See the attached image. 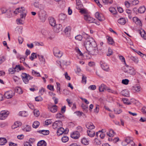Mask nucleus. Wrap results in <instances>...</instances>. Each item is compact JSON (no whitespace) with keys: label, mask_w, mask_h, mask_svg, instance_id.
<instances>
[{"label":"nucleus","mask_w":146,"mask_h":146,"mask_svg":"<svg viewBox=\"0 0 146 146\" xmlns=\"http://www.w3.org/2000/svg\"><path fill=\"white\" fill-rule=\"evenodd\" d=\"M92 44L94 47L91 48L88 45L87 46L89 54L92 55H97L98 53V50L97 47V45L96 43L94 42L92 43Z\"/></svg>","instance_id":"nucleus-1"},{"label":"nucleus","mask_w":146,"mask_h":146,"mask_svg":"<svg viewBox=\"0 0 146 146\" xmlns=\"http://www.w3.org/2000/svg\"><path fill=\"white\" fill-rule=\"evenodd\" d=\"M123 70L124 72H126L130 75H133L135 74L134 69L132 67L127 64L124 67Z\"/></svg>","instance_id":"nucleus-2"},{"label":"nucleus","mask_w":146,"mask_h":146,"mask_svg":"<svg viewBox=\"0 0 146 146\" xmlns=\"http://www.w3.org/2000/svg\"><path fill=\"white\" fill-rule=\"evenodd\" d=\"M22 79L25 84H27L29 82V80L32 79L33 78L30 75L25 73L22 74Z\"/></svg>","instance_id":"nucleus-3"},{"label":"nucleus","mask_w":146,"mask_h":146,"mask_svg":"<svg viewBox=\"0 0 146 146\" xmlns=\"http://www.w3.org/2000/svg\"><path fill=\"white\" fill-rule=\"evenodd\" d=\"M94 42L95 43H96L94 41V40L92 38L90 39H87L85 41V46L87 51L88 50V49L86 46L88 45L89 47L91 48H92L94 47L92 43Z\"/></svg>","instance_id":"nucleus-4"},{"label":"nucleus","mask_w":146,"mask_h":146,"mask_svg":"<svg viewBox=\"0 0 146 146\" xmlns=\"http://www.w3.org/2000/svg\"><path fill=\"white\" fill-rule=\"evenodd\" d=\"M38 15L40 19L43 22H44L46 19V13L43 10H41L39 12Z\"/></svg>","instance_id":"nucleus-5"},{"label":"nucleus","mask_w":146,"mask_h":146,"mask_svg":"<svg viewBox=\"0 0 146 146\" xmlns=\"http://www.w3.org/2000/svg\"><path fill=\"white\" fill-rule=\"evenodd\" d=\"M53 51L54 55L55 56L58 58H60L62 56V52L57 48H54Z\"/></svg>","instance_id":"nucleus-6"},{"label":"nucleus","mask_w":146,"mask_h":146,"mask_svg":"<svg viewBox=\"0 0 146 146\" xmlns=\"http://www.w3.org/2000/svg\"><path fill=\"white\" fill-rule=\"evenodd\" d=\"M15 92L10 90L6 92L4 94L5 97L7 99L12 98L15 95Z\"/></svg>","instance_id":"nucleus-7"},{"label":"nucleus","mask_w":146,"mask_h":146,"mask_svg":"<svg viewBox=\"0 0 146 146\" xmlns=\"http://www.w3.org/2000/svg\"><path fill=\"white\" fill-rule=\"evenodd\" d=\"M62 25L60 24H56L53 27V29L56 33H58L62 31Z\"/></svg>","instance_id":"nucleus-8"},{"label":"nucleus","mask_w":146,"mask_h":146,"mask_svg":"<svg viewBox=\"0 0 146 146\" xmlns=\"http://www.w3.org/2000/svg\"><path fill=\"white\" fill-rule=\"evenodd\" d=\"M62 122L60 121H56L53 124L52 127L54 129H58L60 127L62 126Z\"/></svg>","instance_id":"nucleus-9"},{"label":"nucleus","mask_w":146,"mask_h":146,"mask_svg":"<svg viewBox=\"0 0 146 146\" xmlns=\"http://www.w3.org/2000/svg\"><path fill=\"white\" fill-rule=\"evenodd\" d=\"M9 112L8 111H1L0 113V119L3 120L5 119V118L7 117Z\"/></svg>","instance_id":"nucleus-10"},{"label":"nucleus","mask_w":146,"mask_h":146,"mask_svg":"<svg viewBox=\"0 0 146 146\" xmlns=\"http://www.w3.org/2000/svg\"><path fill=\"white\" fill-rule=\"evenodd\" d=\"M100 64L101 67L104 70L106 71H109L110 70L109 66L107 64L103 62L102 61H101Z\"/></svg>","instance_id":"nucleus-11"},{"label":"nucleus","mask_w":146,"mask_h":146,"mask_svg":"<svg viewBox=\"0 0 146 146\" xmlns=\"http://www.w3.org/2000/svg\"><path fill=\"white\" fill-rule=\"evenodd\" d=\"M68 133V131L66 130H65L63 128L61 127H60L58 129V131L57 132V134L58 135H60L63 133L66 134Z\"/></svg>","instance_id":"nucleus-12"},{"label":"nucleus","mask_w":146,"mask_h":146,"mask_svg":"<svg viewBox=\"0 0 146 146\" xmlns=\"http://www.w3.org/2000/svg\"><path fill=\"white\" fill-rule=\"evenodd\" d=\"M85 20L89 23H94L95 19L87 15L84 16Z\"/></svg>","instance_id":"nucleus-13"},{"label":"nucleus","mask_w":146,"mask_h":146,"mask_svg":"<svg viewBox=\"0 0 146 146\" xmlns=\"http://www.w3.org/2000/svg\"><path fill=\"white\" fill-rule=\"evenodd\" d=\"M95 16L99 21H102L104 19V16L102 14L98 12H96L95 14Z\"/></svg>","instance_id":"nucleus-14"},{"label":"nucleus","mask_w":146,"mask_h":146,"mask_svg":"<svg viewBox=\"0 0 146 146\" xmlns=\"http://www.w3.org/2000/svg\"><path fill=\"white\" fill-rule=\"evenodd\" d=\"M71 136L72 138L76 139H78L80 137V134L78 131H74L71 134Z\"/></svg>","instance_id":"nucleus-15"},{"label":"nucleus","mask_w":146,"mask_h":146,"mask_svg":"<svg viewBox=\"0 0 146 146\" xmlns=\"http://www.w3.org/2000/svg\"><path fill=\"white\" fill-rule=\"evenodd\" d=\"M48 19L49 23L52 27H53L56 25V21L54 18L50 17Z\"/></svg>","instance_id":"nucleus-16"},{"label":"nucleus","mask_w":146,"mask_h":146,"mask_svg":"<svg viewBox=\"0 0 146 146\" xmlns=\"http://www.w3.org/2000/svg\"><path fill=\"white\" fill-rule=\"evenodd\" d=\"M58 106L56 105H53L49 108L50 111L52 113H55L57 111Z\"/></svg>","instance_id":"nucleus-17"},{"label":"nucleus","mask_w":146,"mask_h":146,"mask_svg":"<svg viewBox=\"0 0 146 146\" xmlns=\"http://www.w3.org/2000/svg\"><path fill=\"white\" fill-rule=\"evenodd\" d=\"M121 94L124 96L128 97L129 96V92L126 90H125L121 91L120 92Z\"/></svg>","instance_id":"nucleus-18"},{"label":"nucleus","mask_w":146,"mask_h":146,"mask_svg":"<svg viewBox=\"0 0 146 146\" xmlns=\"http://www.w3.org/2000/svg\"><path fill=\"white\" fill-rule=\"evenodd\" d=\"M86 127L88 129H92L94 128L95 126L92 123H88L86 124Z\"/></svg>","instance_id":"nucleus-19"},{"label":"nucleus","mask_w":146,"mask_h":146,"mask_svg":"<svg viewBox=\"0 0 146 146\" xmlns=\"http://www.w3.org/2000/svg\"><path fill=\"white\" fill-rule=\"evenodd\" d=\"M66 16L64 14L61 13L59 15V20L60 21H63L66 19Z\"/></svg>","instance_id":"nucleus-20"},{"label":"nucleus","mask_w":146,"mask_h":146,"mask_svg":"<svg viewBox=\"0 0 146 146\" xmlns=\"http://www.w3.org/2000/svg\"><path fill=\"white\" fill-rule=\"evenodd\" d=\"M21 123L20 122L16 121L14 124L12 125V129H15L17 127L21 126Z\"/></svg>","instance_id":"nucleus-21"},{"label":"nucleus","mask_w":146,"mask_h":146,"mask_svg":"<svg viewBox=\"0 0 146 146\" xmlns=\"http://www.w3.org/2000/svg\"><path fill=\"white\" fill-rule=\"evenodd\" d=\"M107 87L104 84H102L99 87V90L100 92H102L104 91V90H106Z\"/></svg>","instance_id":"nucleus-22"},{"label":"nucleus","mask_w":146,"mask_h":146,"mask_svg":"<svg viewBox=\"0 0 146 146\" xmlns=\"http://www.w3.org/2000/svg\"><path fill=\"white\" fill-rule=\"evenodd\" d=\"M19 115L23 117H27L28 115V113L25 111H21L19 112Z\"/></svg>","instance_id":"nucleus-23"},{"label":"nucleus","mask_w":146,"mask_h":146,"mask_svg":"<svg viewBox=\"0 0 146 146\" xmlns=\"http://www.w3.org/2000/svg\"><path fill=\"white\" fill-rule=\"evenodd\" d=\"M87 135L90 137H92L95 135V132L92 130H89L87 131Z\"/></svg>","instance_id":"nucleus-24"},{"label":"nucleus","mask_w":146,"mask_h":146,"mask_svg":"<svg viewBox=\"0 0 146 146\" xmlns=\"http://www.w3.org/2000/svg\"><path fill=\"white\" fill-rule=\"evenodd\" d=\"M46 143L44 140H41L37 144V146H46Z\"/></svg>","instance_id":"nucleus-25"},{"label":"nucleus","mask_w":146,"mask_h":146,"mask_svg":"<svg viewBox=\"0 0 146 146\" xmlns=\"http://www.w3.org/2000/svg\"><path fill=\"white\" fill-rule=\"evenodd\" d=\"M71 27H67L65 29V33L68 36H69L70 34Z\"/></svg>","instance_id":"nucleus-26"},{"label":"nucleus","mask_w":146,"mask_h":146,"mask_svg":"<svg viewBox=\"0 0 146 146\" xmlns=\"http://www.w3.org/2000/svg\"><path fill=\"white\" fill-rule=\"evenodd\" d=\"M38 132L40 133H42L44 135H47L49 134V131L48 130H39Z\"/></svg>","instance_id":"nucleus-27"},{"label":"nucleus","mask_w":146,"mask_h":146,"mask_svg":"<svg viewBox=\"0 0 146 146\" xmlns=\"http://www.w3.org/2000/svg\"><path fill=\"white\" fill-rule=\"evenodd\" d=\"M118 23L122 25H123L125 24L126 21L125 19L123 18H121L118 21Z\"/></svg>","instance_id":"nucleus-28"},{"label":"nucleus","mask_w":146,"mask_h":146,"mask_svg":"<svg viewBox=\"0 0 146 146\" xmlns=\"http://www.w3.org/2000/svg\"><path fill=\"white\" fill-rule=\"evenodd\" d=\"M7 142L6 139L4 138H0V145H5Z\"/></svg>","instance_id":"nucleus-29"},{"label":"nucleus","mask_w":146,"mask_h":146,"mask_svg":"<svg viewBox=\"0 0 146 146\" xmlns=\"http://www.w3.org/2000/svg\"><path fill=\"white\" fill-rule=\"evenodd\" d=\"M146 10L144 6H142L140 7L138 10L139 13H144Z\"/></svg>","instance_id":"nucleus-30"},{"label":"nucleus","mask_w":146,"mask_h":146,"mask_svg":"<svg viewBox=\"0 0 146 146\" xmlns=\"http://www.w3.org/2000/svg\"><path fill=\"white\" fill-rule=\"evenodd\" d=\"M81 143L85 145H87L89 144L88 141L85 138H84L82 139Z\"/></svg>","instance_id":"nucleus-31"},{"label":"nucleus","mask_w":146,"mask_h":146,"mask_svg":"<svg viewBox=\"0 0 146 146\" xmlns=\"http://www.w3.org/2000/svg\"><path fill=\"white\" fill-rule=\"evenodd\" d=\"M115 134V132L112 129L110 130L109 132L107 133V135L110 137L113 136Z\"/></svg>","instance_id":"nucleus-32"},{"label":"nucleus","mask_w":146,"mask_h":146,"mask_svg":"<svg viewBox=\"0 0 146 146\" xmlns=\"http://www.w3.org/2000/svg\"><path fill=\"white\" fill-rule=\"evenodd\" d=\"M130 59L136 64L138 63L139 62L138 59L137 57L131 56L130 57Z\"/></svg>","instance_id":"nucleus-33"},{"label":"nucleus","mask_w":146,"mask_h":146,"mask_svg":"<svg viewBox=\"0 0 146 146\" xmlns=\"http://www.w3.org/2000/svg\"><path fill=\"white\" fill-rule=\"evenodd\" d=\"M133 20L134 22L137 24H139V25L141 24V21L138 19L137 17H135L133 18Z\"/></svg>","instance_id":"nucleus-34"},{"label":"nucleus","mask_w":146,"mask_h":146,"mask_svg":"<svg viewBox=\"0 0 146 146\" xmlns=\"http://www.w3.org/2000/svg\"><path fill=\"white\" fill-rule=\"evenodd\" d=\"M39 125V122L37 121H36L34 122L32 126L33 128H36L38 127Z\"/></svg>","instance_id":"nucleus-35"},{"label":"nucleus","mask_w":146,"mask_h":146,"mask_svg":"<svg viewBox=\"0 0 146 146\" xmlns=\"http://www.w3.org/2000/svg\"><path fill=\"white\" fill-rule=\"evenodd\" d=\"M140 34L142 37H143L145 39H146V33L143 30L142 31H140Z\"/></svg>","instance_id":"nucleus-36"},{"label":"nucleus","mask_w":146,"mask_h":146,"mask_svg":"<svg viewBox=\"0 0 146 146\" xmlns=\"http://www.w3.org/2000/svg\"><path fill=\"white\" fill-rule=\"evenodd\" d=\"M39 60L42 63H44L45 62V59L43 56L42 55H38Z\"/></svg>","instance_id":"nucleus-37"},{"label":"nucleus","mask_w":146,"mask_h":146,"mask_svg":"<svg viewBox=\"0 0 146 146\" xmlns=\"http://www.w3.org/2000/svg\"><path fill=\"white\" fill-rule=\"evenodd\" d=\"M56 117L58 119H62L64 118L63 115L60 113L57 114Z\"/></svg>","instance_id":"nucleus-38"},{"label":"nucleus","mask_w":146,"mask_h":146,"mask_svg":"<svg viewBox=\"0 0 146 146\" xmlns=\"http://www.w3.org/2000/svg\"><path fill=\"white\" fill-rule=\"evenodd\" d=\"M36 54L34 52L33 53L31 54V56L29 58L31 60H33L34 59L36 58H37V56Z\"/></svg>","instance_id":"nucleus-39"},{"label":"nucleus","mask_w":146,"mask_h":146,"mask_svg":"<svg viewBox=\"0 0 146 146\" xmlns=\"http://www.w3.org/2000/svg\"><path fill=\"white\" fill-rule=\"evenodd\" d=\"M109 11H110L113 14H115L117 12V11L116 9L114 7H110L109 8Z\"/></svg>","instance_id":"nucleus-40"},{"label":"nucleus","mask_w":146,"mask_h":146,"mask_svg":"<svg viewBox=\"0 0 146 146\" xmlns=\"http://www.w3.org/2000/svg\"><path fill=\"white\" fill-rule=\"evenodd\" d=\"M108 43L110 44H112L114 42L112 38L110 37H109L108 38Z\"/></svg>","instance_id":"nucleus-41"},{"label":"nucleus","mask_w":146,"mask_h":146,"mask_svg":"<svg viewBox=\"0 0 146 146\" xmlns=\"http://www.w3.org/2000/svg\"><path fill=\"white\" fill-rule=\"evenodd\" d=\"M102 1L105 4H111L113 2L112 0H102Z\"/></svg>","instance_id":"nucleus-42"},{"label":"nucleus","mask_w":146,"mask_h":146,"mask_svg":"<svg viewBox=\"0 0 146 146\" xmlns=\"http://www.w3.org/2000/svg\"><path fill=\"white\" fill-rule=\"evenodd\" d=\"M23 130L24 131L27 132H29L31 130V127L29 125H27L26 127Z\"/></svg>","instance_id":"nucleus-43"},{"label":"nucleus","mask_w":146,"mask_h":146,"mask_svg":"<svg viewBox=\"0 0 146 146\" xmlns=\"http://www.w3.org/2000/svg\"><path fill=\"white\" fill-rule=\"evenodd\" d=\"M8 10L4 8H2L0 9V14L7 13Z\"/></svg>","instance_id":"nucleus-44"},{"label":"nucleus","mask_w":146,"mask_h":146,"mask_svg":"<svg viewBox=\"0 0 146 146\" xmlns=\"http://www.w3.org/2000/svg\"><path fill=\"white\" fill-rule=\"evenodd\" d=\"M34 115L36 117H38L40 115L39 111L35 109L34 110Z\"/></svg>","instance_id":"nucleus-45"},{"label":"nucleus","mask_w":146,"mask_h":146,"mask_svg":"<svg viewBox=\"0 0 146 146\" xmlns=\"http://www.w3.org/2000/svg\"><path fill=\"white\" fill-rule=\"evenodd\" d=\"M122 100L124 104H131L127 98H123Z\"/></svg>","instance_id":"nucleus-46"},{"label":"nucleus","mask_w":146,"mask_h":146,"mask_svg":"<svg viewBox=\"0 0 146 146\" xmlns=\"http://www.w3.org/2000/svg\"><path fill=\"white\" fill-rule=\"evenodd\" d=\"M15 90L16 92L19 94H21L22 93L21 89L19 87H17L16 88Z\"/></svg>","instance_id":"nucleus-47"},{"label":"nucleus","mask_w":146,"mask_h":146,"mask_svg":"<svg viewBox=\"0 0 146 146\" xmlns=\"http://www.w3.org/2000/svg\"><path fill=\"white\" fill-rule=\"evenodd\" d=\"M6 60V58L4 56L0 57V65L1 64Z\"/></svg>","instance_id":"nucleus-48"},{"label":"nucleus","mask_w":146,"mask_h":146,"mask_svg":"<svg viewBox=\"0 0 146 146\" xmlns=\"http://www.w3.org/2000/svg\"><path fill=\"white\" fill-rule=\"evenodd\" d=\"M75 50L77 52L78 54H80V56H82L83 55V54L82 53V52L80 50H79V49L78 47H76L75 48Z\"/></svg>","instance_id":"nucleus-49"},{"label":"nucleus","mask_w":146,"mask_h":146,"mask_svg":"<svg viewBox=\"0 0 146 146\" xmlns=\"http://www.w3.org/2000/svg\"><path fill=\"white\" fill-rule=\"evenodd\" d=\"M32 73L33 75L36 76V75H37V76H40V75L39 73V72L35 71L34 70H32Z\"/></svg>","instance_id":"nucleus-50"},{"label":"nucleus","mask_w":146,"mask_h":146,"mask_svg":"<svg viewBox=\"0 0 146 146\" xmlns=\"http://www.w3.org/2000/svg\"><path fill=\"white\" fill-rule=\"evenodd\" d=\"M61 139L63 142L65 143L69 139L67 137L64 136Z\"/></svg>","instance_id":"nucleus-51"},{"label":"nucleus","mask_w":146,"mask_h":146,"mask_svg":"<svg viewBox=\"0 0 146 146\" xmlns=\"http://www.w3.org/2000/svg\"><path fill=\"white\" fill-rule=\"evenodd\" d=\"M7 13V17L8 18H10L12 16V13L10 10H8Z\"/></svg>","instance_id":"nucleus-52"},{"label":"nucleus","mask_w":146,"mask_h":146,"mask_svg":"<svg viewBox=\"0 0 146 146\" xmlns=\"http://www.w3.org/2000/svg\"><path fill=\"white\" fill-rule=\"evenodd\" d=\"M20 16L21 19L24 20L26 16V13H21Z\"/></svg>","instance_id":"nucleus-53"},{"label":"nucleus","mask_w":146,"mask_h":146,"mask_svg":"<svg viewBox=\"0 0 146 146\" xmlns=\"http://www.w3.org/2000/svg\"><path fill=\"white\" fill-rule=\"evenodd\" d=\"M82 107L84 111L85 112H87L88 111V106L84 105H82Z\"/></svg>","instance_id":"nucleus-54"},{"label":"nucleus","mask_w":146,"mask_h":146,"mask_svg":"<svg viewBox=\"0 0 146 146\" xmlns=\"http://www.w3.org/2000/svg\"><path fill=\"white\" fill-rule=\"evenodd\" d=\"M113 53L112 50L111 48H109L108 52L107 54V55L108 56H110Z\"/></svg>","instance_id":"nucleus-55"},{"label":"nucleus","mask_w":146,"mask_h":146,"mask_svg":"<svg viewBox=\"0 0 146 146\" xmlns=\"http://www.w3.org/2000/svg\"><path fill=\"white\" fill-rule=\"evenodd\" d=\"M129 82V80L127 79H125L123 80L122 81V83L125 85L127 84Z\"/></svg>","instance_id":"nucleus-56"},{"label":"nucleus","mask_w":146,"mask_h":146,"mask_svg":"<svg viewBox=\"0 0 146 146\" xmlns=\"http://www.w3.org/2000/svg\"><path fill=\"white\" fill-rule=\"evenodd\" d=\"M75 38L78 40H81L82 39V37L81 35H79L76 36Z\"/></svg>","instance_id":"nucleus-57"},{"label":"nucleus","mask_w":146,"mask_h":146,"mask_svg":"<svg viewBox=\"0 0 146 146\" xmlns=\"http://www.w3.org/2000/svg\"><path fill=\"white\" fill-rule=\"evenodd\" d=\"M82 5L81 4H78V3L77 2V1H76V9H81V8L82 7Z\"/></svg>","instance_id":"nucleus-58"},{"label":"nucleus","mask_w":146,"mask_h":146,"mask_svg":"<svg viewBox=\"0 0 146 146\" xmlns=\"http://www.w3.org/2000/svg\"><path fill=\"white\" fill-rule=\"evenodd\" d=\"M35 101L37 102L41 101L42 100V98L40 96L35 97Z\"/></svg>","instance_id":"nucleus-59"},{"label":"nucleus","mask_w":146,"mask_h":146,"mask_svg":"<svg viewBox=\"0 0 146 146\" xmlns=\"http://www.w3.org/2000/svg\"><path fill=\"white\" fill-rule=\"evenodd\" d=\"M99 110V106L98 105H96L95 109H94V112L97 113L98 112Z\"/></svg>","instance_id":"nucleus-60"},{"label":"nucleus","mask_w":146,"mask_h":146,"mask_svg":"<svg viewBox=\"0 0 146 146\" xmlns=\"http://www.w3.org/2000/svg\"><path fill=\"white\" fill-rule=\"evenodd\" d=\"M88 88L92 90H94L96 88V86L95 85H91L89 86Z\"/></svg>","instance_id":"nucleus-61"},{"label":"nucleus","mask_w":146,"mask_h":146,"mask_svg":"<svg viewBox=\"0 0 146 146\" xmlns=\"http://www.w3.org/2000/svg\"><path fill=\"white\" fill-rule=\"evenodd\" d=\"M24 20L21 19H17V24H22V21Z\"/></svg>","instance_id":"nucleus-62"},{"label":"nucleus","mask_w":146,"mask_h":146,"mask_svg":"<svg viewBox=\"0 0 146 146\" xmlns=\"http://www.w3.org/2000/svg\"><path fill=\"white\" fill-rule=\"evenodd\" d=\"M47 88L51 91H54V90L53 86L48 85L47 86Z\"/></svg>","instance_id":"nucleus-63"},{"label":"nucleus","mask_w":146,"mask_h":146,"mask_svg":"<svg viewBox=\"0 0 146 146\" xmlns=\"http://www.w3.org/2000/svg\"><path fill=\"white\" fill-rule=\"evenodd\" d=\"M114 111L115 113L116 114H119L122 112V111L121 109L114 110Z\"/></svg>","instance_id":"nucleus-64"}]
</instances>
